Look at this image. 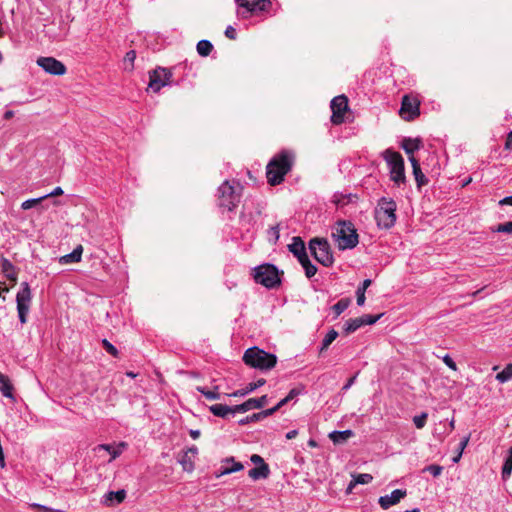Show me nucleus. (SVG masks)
<instances>
[{
	"label": "nucleus",
	"mask_w": 512,
	"mask_h": 512,
	"mask_svg": "<svg viewBox=\"0 0 512 512\" xmlns=\"http://www.w3.org/2000/svg\"><path fill=\"white\" fill-rule=\"evenodd\" d=\"M425 470L429 471L434 477H438L439 475H441L443 467L440 465L433 464L426 467Z\"/></svg>",
	"instance_id": "de8ad7c7"
},
{
	"label": "nucleus",
	"mask_w": 512,
	"mask_h": 512,
	"mask_svg": "<svg viewBox=\"0 0 512 512\" xmlns=\"http://www.w3.org/2000/svg\"><path fill=\"white\" fill-rule=\"evenodd\" d=\"M32 300V294L30 286L27 282L21 283V289L16 295L18 317L21 324H25L27 321V315L30 309Z\"/></svg>",
	"instance_id": "9d476101"
},
{
	"label": "nucleus",
	"mask_w": 512,
	"mask_h": 512,
	"mask_svg": "<svg viewBox=\"0 0 512 512\" xmlns=\"http://www.w3.org/2000/svg\"><path fill=\"white\" fill-rule=\"evenodd\" d=\"M136 59V52L134 50H130L126 53L124 57V64H129V66L125 67V69L132 70L134 67V61Z\"/></svg>",
	"instance_id": "79ce46f5"
},
{
	"label": "nucleus",
	"mask_w": 512,
	"mask_h": 512,
	"mask_svg": "<svg viewBox=\"0 0 512 512\" xmlns=\"http://www.w3.org/2000/svg\"><path fill=\"white\" fill-rule=\"evenodd\" d=\"M499 205L500 206H503V205H511L512 206V195L504 197L503 199H501L499 201Z\"/></svg>",
	"instance_id": "680f3d73"
},
{
	"label": "nucleus",
	"mask_w": 512,
	"mask_h": 512,
	"mask_svg": "<svg viewBox=\"0 0 512 512\" xmlns=\"http://www.w3.org/2000/svg\"><path fill=\"white\" fill-rule=\"evenodd\" d=\"M289 251L300 261L307 255L304 241L300 237H293L292 243L288 245Z\"/></svg>",
	"instance_id": "f3484780"
},
{
	"label": "nucleus",
	"mask_w": 512,
	"mask_h": 512,
	"mask_svg": "<svg viewBox=\"0 0 512 512\" xmlns=\"http://www.w3.org/2000/svg\"><path fill=\"white\" fill-rule=\"evenodd\" d=\"M288 399L285 397L282 400H280L275 407H278V410L282 408L284 405L288 403Z\"/></svg>",
	"instance_id": "338daca9"
},
{
	"label": "nucleus",
	"mask_w": 512,
	"mask_h": 512,
	"mask_svg": "<svg viewBox=\"0 0 512 512\" xmlns=\"http://www.w3.org/2000/svg\"><path fill=\"white\" fill-rule=\"evenodd\" d=\"M254 280L269 289L277 287L281 282L279 271L272 264H263L256 267L254 269Z\"/></svg>",
	"instance_id": "0eeeda50"
},
{
	"label": "nucleus",
	"mask_w": 512,
	"mask_h": 512,
	"mask_svg": "<svg viewBox=\"0 0 512 512\" xmlns=\"http://www.w3.org/2000/svg\"><path fill=\"white\" fill-rule=\"evenodd\" d=\"M267 403V395H263L259 398H250L242 404L235 405L234 410H238L239 413H245L252 409H260Z\"/></svg>",
	"instance_id": "dca6fc26"
},
{
	"label": "nucleus",
	"mask_w": 512,
	"mask_h": 512,
	"mask_svg": "<svg viewBox=\"0 0 512 512\" xmlns=\"http://www.w3.org/2000/svg\"><path fill=\"white\" fill-rule=\"evenodd\" d=\"M356 378L357 374L349 378L346 384L342 387V391H347L348 389H350V387L354 384Z\"/></svg>",
	"instance_id": "13d9d810"
},
{
	"label": "nucleus",
	"mask_w": 512,
	"mask_h": 512,
	"mask_svg": "<svg viewBox=\"0 0 512 512\" xmlns=\"http://www.w3.org/2000/svg\"><path fill=\"white\" fill-rule=\"evenodd\" d=\"M83 247L78 245L71 253L66 254L60 258V262L63 264L76 263L81 260Z\"/></svg>",
	"instance_id": "b1692460"
},
{
	"label": "nucleus",
	"mask_w": 512,
	"mask_h": 512,
	"mask_svg": "<svg viewBox=\"0 0 512 512\" xmlns=\"http://www.w3.org/2000/svg\"><path fill=\"white\" fill-rule=\"evenodd\" d=\"M512 379V363L506 365V367L496 375V380L500 383L508 382Z\"/></svg>",
	"instance_id": "72a5a7b5"
},
{
	"label": "nucleus",
	"mask_w": 512,
	"mask_h": 512,
	"mask_svg": "<svg viewBox=\"0 0 512 512\" xmlns=\"http://www.w3.org/2000/svg\"><path fill=\"white\" fill-rule=\"evenodd\" d=\"M409 161L412 165L413 175H414L415 181L417 183V186H418V188H421L422 186H424L428 183V179L423 174L421 167H420V163L414 156H410Z\"/></svg>",
	"instance_id": "a211bd4d"
},
{
	"label": "nucleus",
	"mask_w": 512,
	"mask_h": 512,
	"mask_svg": "<svg viewBox=\"0 0 512 512\" xmlns=\"http://www.w3.org/2000/svg\"><path fill=\"white\" fill-rule=\"evenodd\" d=\"M301 393V390L299 389H296V388H293L289 391L288 395L286 396V398L288 399V401H291L293 400L295 397H297L299 394Z\"/></svg>",
	"instance_id": "4d7b16f0"
},
{
	"label": "nucleus",
	"mask_w": 512,
	"mask_h": 512,
	"mask_svg": "<svg viewBox=\"0 0 512 512\" xmlns=\"http://www.w3.org/2000/svg\"><path fill=\"white\" fill-rule=\"evenodd\" d=\"M468 442H469V436L464 437V438L461 440V442H460V444H459V450H460V452H463V450L466 448V446H467Z\"/></svg>",
	"instance_id": "e2e57ef3"
},
{
	"label": "nucleus",
	"mask_w": 512,
	"mask_h": 512,
	"mask_svg": "<svg viewBox=\"0 0 512 512\" xmlns=\"http://www.w3.org/2000/svg\"><path fill=\"white\" fill-rule=\"evenodd\" d=\"M197 52L202 57H207L213 50V45L209 40H200L196 46Z\"/></svg>",
	"instance_id": "2f4dec72"
},
{
	"label": "nucleus",
	"mask_w": 512,
	"mask_h": 512,
	"mask_svg": "<svg viewBox=\"0 0 512 512\" xmlns=\"http://www.w3.org/2000/svg\"><path fill=\"white\" fill-rule=\"evenodd\" d=\"M401 147L405 151V153L408 155V158H409L410 156H413L415 151L420 149L421 140L420 139H412V138H404L402 141Z\"/></svg>",
	"instance_id": "4be33fe9"
},
{
	"label": "nucleus",
	"mask_w": 512,
	"mask_h": 512,
	"mask_svg": "<svg viewBox=\"0 0 512 512\" xmlns=\"http://www.w3.org/2000/svg\"><path fill=\"white\" fill-rule=\"evenodd\" d=\"M259 420H262L260 415H259V412L258 413H254L250 416H247L241 420H239V424L240 425H246L248 423H251V422H256V421H259Z\"/></svg>",
	"instance_id": "49530a36"
},
{
	"label": "nucleus",
	"mask_w": 512,
	"mask_h": 512,
	"mask_svg": "<svg viewBox=\"0 0 512 512\" xmlns=\"http://www.w3.org/2000/svg\"><path fill=\"white\" fill-rule=\"evenodd\" d=\"M443 362L453 371L457 370V365L455 361L450 357L449 354H446L442 357Z\"/></svg>",
	"instance_id": "09e8293b"
},
{
	"label": "nucleus",
	"mask_w": 512,
	"mask_h": 512,
	"mask_svg": "<svg viewBox=\"0 0 512 512\" xmlns=\"http://www.w3.org/2000/svg\"><path fill=\"white\" fill-rule=\"evenodd\" d=\"M406 495V490L395 489L391 492L390 495L381 496L378 500V503L382 509L386 510L391 506L398 504Z\"/></svg>",
	"instance_id": "2eb2a0df"
},
{
	"label": "nucleus",
	"mask_w": 512,
	"mask_h": 512,
	"mask_svg": "<svg viewBox=\"0 0 512 512\" xmlns=\"http://www.w3.org/2000/svg\"><path fill=\"white\" fill-rule=\"evenodd\" d=\"M190 436L192 439L196 440L200 437V431L199 430H190L189 431Z\"/></svg>",
	"instance_id": "69168bd1"
},
{
	"label": "nucleus",
	"mask_w": 512,
	"mask_h": 512,
	"mask_svg": "<svg viewBox=\"0 0 512 512\" xmlns=\"http://www.w3.org/2000/svg\"><path fill=\"white\" fill-rule=\"evenodd\" d=\"M14 116V111L12 110H7L5 113H4V119L8 120V119H11L12 117Z\"/></svg>",
	"instance_id": "774afa93"
},
{
	"label": "nucleus",
	"mask_w": 512,
	"mask_h": 512,
	"mask_svg": "<svg viewBox=\"0 0 512 512\" xmlns=\"http://www.w3.org/2000/svg\"><path fill=\"white\" fill-rule=\"evenodd\" d=\"M294 155L289 151H282L274 156L266 167L268 183L272 186L280 184L284 176L291 170Z\"/></svg>",
	"instance_id": "f257e3e1"
},
{
	"label": "nucleus",
	"mask_w": 512,
	"mask_h": 512,
	"mask_svg": "<svg viewBox=\"0 0 512 512\" xmlns=\"http://www.w3.org/2000/svg\"><path fill=\"white\" fill-rule=\"evenodd\" d=\"M420 102L416 98L405 95L402 98L399 114L405 121H412L420 114Z\"/></svg>",
	"instance_id": "f8f14e48"
},
{
	"label": "nucleus",
	"mask_w": 512,
	"mask_h": 512,
	"mask_svg": "<svg viewBox=\"0 0 512 512\" xmlns=\"http://www.w3.org/2000/svg\"><path fill=\"white\" fill-rule=\"evenodd\" d=\"M309 249L313 257L323 266L328 267L333 264L334 258L327 240L313 238L309 242Z\"/></svg>",
	"instance_id": "1a4fd4ad"
},
{
	"label": "nucleus",
	"mask_w": 512,
	"mask_h": 512,
	"mask_svg": "<svg viewBox=\"0 0 512 512\" xmlns=\"http://www.w3.org/2000/svg\"><path fill=\"white\" fill-rule=\"evenodd\" d=\"M396 210L397 204L392 198H380L374 211L377 226L381 229L393 227L397 220Z\"/></svg>",
	"instance_id": "7ed1b4c3"
},
{
	"label": "nucleus",
	"mask_w": 512,
	"mask_h": 512,
	"mask_svg": "<svg viewBox=\"0 0 512 512\" xmlns=\"http://www.w3.org/2000/svg\"><path fill=\"white\" fill-rule=\"evenodd\" d=\"M32 506L34 508H37L39 510V512H63L62 510L50 508V507L40 505V504H33Z\"/></svg>",
	"instance_id": "3c124183"
},
{
	"label": "nucleus",
	"mask_w": 512,
	"mask_h": 512,
	"mask_svg": "<svg viewBox=\"0 0 512 512\" xmlns=\"http://www.w3.org/2000/svg\"><path fill=\"white\" fill-rule=\"evenodd\" d=\"M371 285L370 279H365L360 287L356 291L357 305L362 306L365 303V291Z\"/></svg>",
	"instance_id": "473e14b6"
},
{
	"label": "nucleus",
	"mask_w": 512,
	"mask_h": 512,
	"mask_svg": "<svg viewBox=\"0 0 512 512\" xmlns=\"http://www.w3.org/2000/svg\"><path fill=\"white\" fill-rule=\"evenodd\" d=\"M297 435H298L297 430H290L289 432L286 433V439H288V440L294 439Z\"/></svg>",
	"instance_id": "0e129e2a"
},
{
	"label": "nucleus",
	"mask_w": 512,
	"mask_h": 512,
	"mask_svg": "<svg viewBox=\"0 0 512 512\" xmlns=\"http://www.w3.org/2000/svg\"><path fill=\"white\" fill-rule=\"evenodd\" d=\"M349 304V299H341L332 306V310L334 311L336 316H339L348 308Z\"/></svg>",
	"instance_id": "e433bc0d"
},
{
	"label": "nucleus",
	"mask_w": 512,
	"mask_h": 512,
	"mask_svg": "<svg viewBox=\"0 0 512 512\" xmlns=\"http://www.w3.org/2000/svg\"><path fill=\"white\" fill-rule=\"evenodd\" d=\"M243 361L246 365L260 369H272L277 363V357L274 354L268 353L256 346L248 348L244 355Z\"/></svg>",
	"instance_id": "20e7f679"
},
{
	"label": "nucleus",
	"mask_w": 512,
	"mask_h": 512,
	"mask_svg": "<svg viewBox=\"0 0 512 512\" xmlns=\"http://www.w3.org/2000/svg\"><path fill=\"white\" fill-rule=\"evenodd\" d=\"M337 336H338V332L336 330L331 329L330 331H328V333L325 335V337L322 341L320 353L325 351L330 346V344L337 338Z\"/></svg>",
	"instance_id": "f704fd0d"
},
{
	"label": "nucleus",
	"mask_w": 512,
	"mask_h": 512,
	"mask_svg": "<svg viewBox=\"0 0 512 512\" xmlns=\"http://www.w3.org/2000/svg\"><path fill=\"white\" fill-rule=\"evenodd\" d=\"M44 199H47V196H41L38 198L28 199L21 204V208L23 210H28V209L34 207L35 205H37L38 203H40L41 201H43Z\"/></svg>",
	"instance_id": "a19ab883"
},
{
	"label": "nucleus",
	"mask_w": 512,
	"mask_h": 512,
	"mask_svg": "<svg viewBox=\"0 0 512 512\" xmlns=\"http://www.w3.org/2000/svg\"><path fill=\"white\" fill-rule=\"evenodd\" d=\"M277 411H278V407L274 406L272 408H269V409H266V410H263V411L259 412V415H260L261 419H264V418H266L268 416L273 415Z\"/></svg>",
	"instance_id": "603ef678"
},
{
	"label": "nucleus",
	"mask_w": 512,
	"mask_h": 512,
	"mask_svg": "<svg viewBox=\"0 0 512 512\" xmlns=\"http://www.w3.org/2000/svg\"><path fill=\"white\" fill-rule=\"evenodd\" d=\"M383 157L387 162L390 172V178L397 185L405 182L404 159L400 153L387 149L383 153Z\"/></svg>",
	"instance_id": "423d86ee"
},
{
	"label": "nucleus",
	"mask_w": 512,
	"mask_h": 512,
	"mask_svg": "<svg viewBox=\"0 0 512 512\" xmlns=\"http://www.w3.org/2000/svg\"><path fill=\"white\" fill-rule=\"evenodd\" d=\"M332 238L339 250L353 249L359 243L354 224L347 220H339L335 223Z\"/></svg>",
	"instance_id": "f03ea898"
},
{
	"label": "nucleus",
	"mask_w": 512,
	"mask_h": 512,
	"mask_svg": "<svg viewBox=\"0 0 512 512\" xmlns=\"http://www.w3.org/2000/svg\"><path fill=\"white\" fill-rule=\"evenodd\" d=\"M63 194V190L61 187H56L52 192L46 194L45 196H47V198L49 197H54V196H59V195H62Z\"/></svg>",
	"instance_id": "bf43d9fd"
},
{
	"label": "nucleus",
	"mask_w": 512,
	"mask_h": 512,
	"mask_svg": "<svg viewBox=\"0 0 512 512\" xmlns=\"http://www.w3.org/2000/svg\"><path fill=\"white\" fill-rule=\"evenodd\" d=\"M196 390L200 392L203 396H205L208 400H218L220 399L219 387L216 385L213 387V390H209L202 386H197Z\"/></svg>",
	"instance_id": "c85d7f7f"
},
{
	"label": "nucleus",
	"mask_w": 512,
	"mask_h": 512,
	"mask_svg": "<svg viewBox=\"0 0 512 512\" xmlns=\"http://www.w3.org/2000/svg\"><path fill=\"white\" fill-rule=\"evenodd\" d=\"M37 65L51 75L61 76L66 73L65 65L53 57H39Z\"/></svg>",
	"instance_id": "4468645a"
},
{
	"label": "nucleus",
	"mask_w": 512,
	"mask_h": 512,
	"mask_svg": "<svg viewBox=\"0 0 512 512\" xmlns=\"http://www.w3.org/2000/svg\"><path fill=\"white\" fill-rule=\"evenodd\" d=\"M235 406L230 407L224 404H214L209 407V411L217 417L227 418L229 415H233L238 412V410H234Z\"/></svg>",
	"instance_id": "aec40b11"
},
{
	"label": "nucleus",
	"mask_w": 512,
	"mask_h": 512,
	"mask_svg": "<svg viewBox=\"0 0 512 512\" xmlns=\"http://www.w3.org/2000/svg\"><path fill=\"white\" fill-rule=\"evenodd\" d=\"M238 6V16L249 18L261 15L271 8L270 0H235Z\"/></svg>",
	"instance_id": "6e6552de"
},
{
	"label": "nucleus",
	"mask_w": 512,
	"mask_h": 512,
	"mask_svg": "<svg viewBox=\"0 0 512 512\" xmlns=\"http://www.w3.org/2000/svg\"><path fill=\"white\" fill-rule=\"evenodd\" d=\"M512 473V446L508 449L507 456L502 466V479L507 480Z\"/></svg>",
	"instance_id": "bb28decb"
},
{
	"label": "nucleus",
	"mask_w": 512,
	"mask_h": 512,
	"mask_svg": "<svg viewBox=\"0 0 512 512\" xmlns=\"http://www.w3.org/2000/svg\"><path fill=\"white\" fill-rule=\"evenodd\" d=\"M353 484H369L372 480H373V477L371 474H368V473H361V474H357V475H353Z\"/></svg>",
	"instance_id": "4c0bfd02"
},
{
	"label": "nucleus",
	"mask_w": 512,
	"mask_h": 512,
	"mask_svg": "<svg viewBox=\"0 0 512 512\" xmlns=\"http://www.w3.org/2000/svg\"><path fill=\"white\" fill-rule=\"evenodd\" d=\"M3 271L7 278L11 280H16V273L14 271V267L8 260H4L2 264Z\"/></svg>",
	"instance_id": "58836bf2"
},
{
	"label": "nucleus",
	"mask_w": 512,
	"mask_h": 512,
	"mask_svg": "<svg viewBox=\"0 0 512 512\" xmlns=\"http://www.w3.org/2000/svg\"><path fill=\"white\" fill-rule=\"evenodd\" d=\"M187 454L188 452L182 457L180 463L182 464L185 470L191 471L193 469V463L190 460H188Z\"/></svg>",
	"instance_id": "8fccbe9b"
},
{
	"label": "nucleus",
	"mask_w": 512,
	"mask_h": 512,
	"mask_svg": "<svg viewBox=\"0 0 512 512\" xmlns=\"http://www.w3.org/2000/svg\"><path fill=\"white\" fill-rule=\"evenodd\" d=\"M269 234L273 237L274 242L279 239V226L276 225L269 230Z\"/></svg>",
	"instance_id": "6e6d98bb"
},
{
	"label": "nucleus",
	"mask_w": 512,
	"mask_h": 512,
	"mask_svg": "<svg viewBox=\"0 0 512 512\" xmlns=\"http://www.w3.org/2000/svg\"><path fill=\"white\" fill-rule=\"evenodd\" d=\"M505 149L512 150V130L507 135V139L505 142Z\"/></svg>",
	"instance_id": "052dcab7"
},
{
	"label": "nucleus",
	"mask_w": 512,
	"mask_h": 512,
	"mask_svg": "<svg viewBox=\"0 0 512 512\" xmlns=\"http://www.w3.org/2000/svg\"><path fill=\"white\" fill-rule=\"evenodd\" d=\"M172 73L166 68H157L149 73L148 89L153 92H159L161 88L168 85Z\"/></svg>",
	"instance_id": "9b49d317"
},
{
	"label": "nucleus",
	"mask_w": 512,
	"mask_h": 512,
	"mask_svg": "<svg viewBox=\"0 0 512 512\" xmlns=\"http://www.w3.org/2000/svg\"><path fill=\"white\" fill-rule=\"evenodd\" d=\"M225 36L234 40L236 38V30L232 26H228L225 30Z\"/></svg>",
	"instance_id": "5fc2aeb1"
},
{
	"label": "nucleus",
	"mask_w": 512,
	"mask_h": 512,
	"mask_svg": "<svg viewBox=\"0 0 512 512\" xmlns=\"http://www.w3.org/2000/svg\"><path fill=\"white\" fill-rule=\"evenodd\" d=\"M250 461L253 464H255L256 466L261 465V464H265L264 459L260 455H258V454L251 455Z\"/></svg>",
	"instance_id": "864d4df0"
},
{
	"label": "nucleus",
	"mask_w": 512,
	"mask_h": 512,
	"mask_svg": "<svg viewBox=\"0 0 512 512\" xmlns=\"http://www.w3.org/2000/svg\"><path fill=\"white\" fill-rule=\"evenodd\" d=\"M428 413L422 412L420 415L413 417V423L417 429H422L426 425Z\"/></svg>",
	"instance_id": "ea45409f"
},
{
	"label": "nucleus",
	"mask_w": 512,
	"mask_h": 512,
	"mask_svg": "<svg viewBox=\"0 0 512 512\" xmlns=\"http://www.w3.org/2000/svg\"><path fill=\"white\" fill-rule=\"evenodd\" d=\"M492 231L497 232V233H512V221H508L503 224H499Z\"/></svg>",
	"instance_id": "37998d69"
},
{
	"label": "nucleus",
	"mask_w": 512,
	"mask_h": 512,
	"mask_svg": "<svg viewBox=\"0 0 512 512\" xmlns=\"http://www.w3.org/2000/svg\"><path fill=\"white\" fill-rule=\"evenodd\" d=\"M362 326H363V322L361 321L360 317H357L354 319H349L344 324V328H343L344 333L348 335L350 333L355 332L357 329H359Z\"/></svg>",
	"instance_id": "c756f323"
},
{
	"label": "nucleus",
	"mask_w": 512,
	"mask_h": 512,
	"mask_svg": "<svg viewBox=\"0 0 512 512\" xmlns=\"http://www.w3.org/2000/svg\"><path fill=\"white\" fill-rule=\"evenodd\" d=\"M265 383H266L265 379L261 378V379L257 380L256 382H251V383L247 384V386L245 388L237 390V391L233 392L232 394H230L229 396H233V397L245 396V395L253 392L257 388L263 386Z\"/></svg>",
	"instance_id": "5701e85b"
},
{
	"label": "nucleus",
	"mask_w": 512,
	"mask_h": 512,
	"mask_svg": "<svg viewBox=\"0 0 512 512\" xmlns=\"http://www.w3.org/2000/svg\"><path fill=\"white\" fill-rule=\"evenodd\" d=\"M102 344L109 354H111L114 357L118 356L117 348L113 344H111L107 339H103Z\"/></svg>",
	"instance_id": "a18cd8bd"
},
{
	"label": "nucleus",
	"mask_w": 512,
	"mask_h": 512,
	"mask_svg": "<svg viewBox=\"0 0 512 512\" xmlns=\"http://www.w3.org/2000/svg\"><path fill=\"white\" fill-rule=\"evenodd\" d=\"M382 316V314H379V315H363L361 316V321L363 322V326L365 325H372L374 323H376L380 317Z\"/></svg>",
	"instance_id": "c03bdc74"
},
{
	"label": "nucleus",
	"mask_w": 512,
	"mask_h": 512,
	"mask_svg": "<svg viewBox=\"0 0 512 512\" xmlns=\"http://www.w3.org/2000/svg\"><path fill=\"white\" fill-rule=\"evenodd\" d=\"M224 463L222 474H230L244 468L243 464L235 461L233 457L227 458Z\"/></svg>",
	"instance_id": "a878e982"
},
{
	"label": "nucleus",
	"mask_w": 512,
	"mask_h": 512,
	"mask_svg": "<svg viewBox=\"0 0 512 512\" xmlns=\"http://www.w3.org/2000/svg\"><path fill=\"white\" fill-rule=\"evenodd\" d=\"M331 122L335 125H339L344 122V115L348 110V99L345 95H339L331 101Z\"/></svg>",
	"instance_id": "ddd939ff"
},
{
	"label": "nucleus",
	"mask_w": 512,
	"mask_h": 512,
	"mask_svg": "<svg viewBox=\"0 0 512 512\" xmlns=\"http://www.w3.org/2000/svg\"><path fill=\"white\" fill-rule=\"evenodd\" d=\"M270 474V468L268 464L258 465L248 471V476L253 480H260L268 478Z\"/></svg>",
	"instance_id": "412c9836"
},
{
	"label": "nucleus",
	"mask_w": 512,
	"mask_h": 512,
	"mask_svg": "<svg viewBox=\"0 0 512 512\" xmlns=\"http://www.w3.org/2000/svg\"><path fill=\"white\" fill-rule=\"evenodd\" d=\"M299 263L305 270V275L307 278H311L316 274L317 267L314 264H312L308 256H306L303 259H300Z\"/></svg>",
	"instance_id": "7c9ffc66"
},
{
	"label": "nucleus",
	"mask_w": 512,
	"mask_h": 512,
	"mask_svg": "<svg viewBox=\"0 0 512 512\" xmlns=\"http://www.w3.org/2000/svg\"><path fill=\"white\" fill-rule=\"evenodd\" d=\"M0 391L2 392L3 396L7 398H13V387L8 379L7 376L2 374L0 372Z\"/></svg>",
	"instance_id": "cd10ccee"
},
{
	"label": "nucleus",
	"mask_w": 512,
	"mask_h": 512,
	"mask_svg": "<svg viewBox=\"0 0 512 512\" xmlns=\"http://www.w3.org/2000/svg\"><path fill=\"white\" fill-rule=\"evenodd\" d=\"M353 434V431L349 429L343 431H333L329 434V438L333 441V443L341 444L351 438Z\"/></svg>",
	"instance_id": "393cba45"
},
{
	"label": "nucleus",
	"mask_w": 512,
	"mask_h": 512,
	"mask_svg": "<svg viewBox=\"0 0 512 512\" xmlns=\"http://www.w3.org/2000/svg\"><path fill=\"white\" fill-rule=\"evenodd\" d=\"M96 450H106L111 455V460L116 459L121 453V449H115L112 445L109 444H100L96 447Z\"/></svg>",
	"instance_id": "c9c22d12"
},
{
	"label": "nucleus",
	"mask_w": 512,
	"mask_h": 512,
	"mask_svg": "<svg viewBox=\"0 0 512 512\" xmlns=\"http://www.w3.org/2000/svg\"><path fill=\"white\" fill-rule=\"evenodd\" d=\"M231 184L229 181H224L218 188V204L220 207L232 211L240 202V185Z\"/></svg>",
	"instance_id": "39448f33"
},
{
	"label": "nucleus",
	"mask_w": 512,
	"mask_h": 512,
	"mask_svg": "<svg viewBox=\"0 0 512 512\" xmlns=\"http://www.w3.org/2000/svg\"><path fill=\"white\" fill-rule=\"evenodd\" d=\"M126 497V491L121 489L118 491H110L106 493L103 497V504L107 506H114L116 504H120L124 501Z\"/></svg>",
	"instance_id": "6ab92c4d"
}]
</instances>
